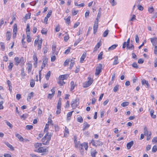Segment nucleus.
<instances>
[{"instance_id":"nucleus-1","label":"nucleus","mask_w":157,"mask_h":157,"mask_svg":"<svg viewBox=\"0 0 157 157\" xmlns=\"http://www.w3.org/2000/svg\"><path fill=\"white\" fill-rule=\"evenodd\" d=\"M14 60L15 61V65L17 66L19 64L23 65L24 64V59L23 57H21L20 58L17 57H16L14 58Z\"/></svg>"},{"instance_id":"nucleus-2","label":"nucleus","mask_w":157,"mask_h":157,"mask_svg":"<svg viewBox=\"0 0 157 157\" xmlns=\"http://www.w3.org/2000/svg\"><path fill=\"white\" fill-rule=\"evenodd\" d=\"M61 98H60L58 101L57 103V111H56V113L57 114H58L60 113L61 112Z\"/></svg>"},{"instance_id":"nucleus-3","label":"nucleus","mask_w":157,"mask_h":157,"mask_svg":"<svg viewBox=\"0 0 157 157\" xmlns=\"http://www.w3.org/2000/svg\"><path fill=\"white\" fill-rule=\"evenodd\" d=\"M88 81L85 82L83 84V87L84 88L90 86L93 83V80L90 77H88Z\"/></svg>"},{"instance_id":"nucleus-4","label":"nucleus","mask_w":157,"mask_h":157,"mask_svg":"<svg viewBox=\"0 0 157 157\" xmlns=\"http://www.w3.org/2000/svg\"><path fill=\"white\" fill-rule=\"evenodd\" d=\"M91 143L93 146L96 147L101 145L102 144V142L99 140L95 141L93 140H92L91 141Z\"/></svg>"},{"instance_id":"nucleus-5","label":"nucleus","mask_w":157,"mask_h":157,"mask_svg":"<svg viewBox=\"0 0 157 157\" xmlns=\"http://www.w3.org/2000/svg\"><path fill=\"white\" fill-rule=\"evenodd\" d=\"M79 104V102L77 100L75 99L73 100L71 102V104L72 107L73 109H75L78 105Z\"/></svg>"},{"instance_id":"nucleus-6","label":"nucleus","mask_w":157,"mask_h":157,"mask_svg":"<svg viewBox=\"0 0 157 157\" xmlns=\"http://www.w3.org/2000/svg\"><path fill=\"white\" fill-rule=\"evenodd\" d=\"M98 24V21L96 20L94 21V25L93 29H94V33L95 34L97 32Z\"/></svg>"},{"instance_id":"nucleus-7","label":"nucleus","mask_w":157,"mask_h":157,"mask_svg":"<svg viewBox=\"0 0 157 157\" xmlns=\"http://www.w3.org/2000/svg\"><path fill=\"white\" fill-rule=\"evenodd\" d=\"M102 64H99L98 66L96 67L95 73V74L96 75H98L101 73L102 69Z\"/></svg>"},{"instance_id":"nucleus-8","label":"nucleus","mask_w":157,"mask_h":157,"mask_svg":"<svg viewBox=\"0 0 157 157\" xmlns=\"http://www.w3.org/2000/svg\"><path fill=\"white\" fill-rule=\"evenodd\" d=\"M48 147H46V148H44V147H40L38 148L37 152L40 153L47 152L48 151Z\"/></svg>"},{"instance_id":"nucleus-9","label":"nucleus","mask_w":157,"mask_h":157,"mask_svg":"<svg viewBox=\"0 0 157 157\" xmlns=\"http://www.w3.org/2000/svg\"><path fill=\"white\" fill-rule=\"evenodd\" d=\"M151 41L153 45L156 46L157 44V38L154 37L150 38Z\"/></svg>"},{"instance_id":"nucleus-10","label":"nucleus","mask_w":157,"mask_h":157,"mask_svg":"<svg viewBox=\"0 0 157 157\" xmlns=\"http://www.w3.org/2000/svg\"><path fill=\"white\" fill-rule=\"evenodd\" d=\"M150 132H151V131H148L147 128L146 126H145L144 128V135L146 136H147L150 134Z\"/></svg>"},{"instance_id":"nucleus-11","label":"nucleus","mask_w":157,"mask_h":157,"mask_svg":"<svg viewBox=\"0 0 157 157\" xmlns=\"http://www.w3.org/2000/svg\"><path fill=\"white\" fill-rule=\"evenodd\" d=\"M46 134H48V135L47 137H46V144L47 145H48L49 144V141L51 140L52 135L51 134H48V133L47 132Z\"/></svg>"},{"instance_id":"nucleus-12","label":"nucleus","mask_w":157,"mask_h":157,"mask_svg":"<svg viewBox=\"0 0 157 157\" xmlns=\"http://www.w3.org/2000/svg\"><path fill=\"white\" fill-rule=\"evenodd\" d=\"M31 15V13H29L25 15V17H24V21L25 23L26 22L27 19L30 18Z\"/></svg>"},{"instance_id":"nucleus-13","label":"nucleus","mask_w":157,"mask_h":157,"mask_svg":"<svg viewBox=\"0 0 157 157\" xmlns=\"http://www.w3.org/2000/svg\"><path fill=\"white\" fill-rule=\"evenodd\" d=\"M32 68V63H28L27 69V71L28 73H30Z\"/></svg>"},{"instance_id":"nucleus-14","label":"nucleus","mask_w":157,"mask_h":157,"mask_svg":"<svg viewBox=\"0 0 157 157\" xmlns=\"http://www.w3.org/2000/svg\"><path fill=\"white\" fill-rule=\"evenodd\" d=\"M90 126V125L86 122L85 121L83 124V131H84L86 128H89Z\"/></svg>"},{"instance_id":"nucleus-15","label":"nucleus","mask_w":157,"mask_h":157,"mask_svg":"<svg viewBox=\"0 0 157 157\" xmlns=\"http://www.w3.org/2000/svg\"><path fill=\"white\" fill-rule=\"evenodd\" d=\"M17 25L16 24L14 25V28L13 29V37H15L16 36V34L17 33Z\"/></svg>"},{"instance_id":"nucleus-16","label":"nucleus","mask_w":157,"mask_h":157,"mask_svg":"<svg viewBox=\"0 0 157 157\" xmlns=\"http://www.w3.org/2000/svg\"><path fill=\"white\" fill-rule=\"evenodd\" d=\"M86 56V52H84L82 56L80 58V62L82 63L84 60V59L85 58Z\"/></svg>"},{"instance_id":"nucleus-17","label":"nucleus","mask_w":157,"mask_h":157,"mask_svg":"<svg viewBox=\"0 0 157 157\" xmlns=\"http://www.w3.org/2000/svg\"><path fill=\"white\" fill-rule=\"evenodd\" d=\"M134 142L133 141H131L130 142L128 143L127 144V147L128 149H130L132 146L133 145Z\"/></svg>"},{"instance_id":"nucleus-18","label":"nucleus","mask_w":157,"mask_h":157,"mask_svg":"<svg viewBox=\"0 0 157 157\" xmlns=\"http://www.w3.org/2000/svg\"><path fill=\"white\" fill-rule=\"evenodd\" d=\"M47 135L48 134H46L44 137L43 138H42L41 140V141L42 142V143L44 145H47V144H46V137H47Z\"/></svg>"},{"instance_id":"nucleus-19","label":"nucleus","mask_w":157,"mask_h":157,"mask_svg":"<svg viewBox=\"0 0 157 157\" xmlns=\"http://www.w3.org/2000/svg\"><path fill=\"white\" fill-rule=\"evenodd\" d=\"M97 153V152L96 150L92 149L91 151V154L92 157H95V155Z\"/></svg>"},{"instance_id":"nucleus-20","label":"nucleus","mask_w":157,"mask_h":157,"mask_svg":"<svg viewBox=\"0 0 157 157\" xmlns=\"http://www.w3.org/2000/svg\"><path fill=\"white\" fill-rule=\"evenodd\" d=\"M15 136H16L19 139L20 141H22L24 139L19 134L16 133Z\"/></svg>"},{"instance_id":"nucleus-21","label":"nucleus","mask_w":157,"mask_h":157,"mask_svg":"<svg viewBox=\"0 0 157 157\" xmlns=\"http://www.w3.org/2000/svg\"><path fill=\"white\" fill-rule=\"evenodd\" d=\"M114 60L113 61V65H116L118 64L119 63V62L118 61V57L117 56H116L114 57Z\"/></svg>"},{"instance_id":"nucleus-22","label":"nucleus","mask_w":157,"mask_h":157,"mask_svg":"<svg viewBox=\"0 0 157 157\" xmlns=\"http://www.w3.org/2000/svg\"><path fill=\"white\" fill-rule=\"evenodd\" d=\"M117 46L118 45L117 44L113 45L109 48L108 50L110 51L113 50L115 49Z\"/></svg>"},{"instance_id":"nucleus-23","label":"nucleus","mask_w":157,"mask_h":157,"mask_svg":"<svg viewBox=\"0 0 157 157\" xmlns=\"http://www.w3.org/2000/svg\"><path fill=\"white\" fill-rule=\"evenodd\" d=\"M56 46L55 45H53L52 46V52L53 54H54L55 53L57 55L58 52H56Z\"/></svg>"},{"instance_id":"nucleus-24","label":"nucleus","mask_w":157,"mask_h":157,"mask_svg":"<svg viewBox=\"0 0 157 157\" xmlns=\"http://www.w3.org/2000/svg\"><path fill=\"white\" fill-rule=\"evenodd\" d=\"M47 63L48 59L46 58H45L43 59L42 65H43L44 67H45V65Z\"/></svg>"},{"instance_id":"nucleus-25","label":"nucleus","mask_w":157,"mask_h":157,"mask_svg":"<svg viewBox=\"0 0 157 157\" xmlns=\"http://www.w3.org/2000/svg\"><path fill=\"white\" fill-rule=\"evenodd\" d=\"M34 93L33 92H31L30 94H29L28 96L27 100L29 101L30 100L31 97H33Z\"/></svg>"},{"instance_id":"nucleus-26","label":"nucleus","mask_w":157,"mask_h":157,"mask_svg":"<svg viewBox=\"0 0 157 157\" xmlns=\"http://www.w3.org/2000/svg\"><path fill=\"white\" fill-rule=\"evenodd\" d=\"M68 77V75H61L59 76V78L63 80L66 79Z\"/></svg>"},{"instance_id":"nucleus-27","label":"nucleus","mask_w":157,"mask_h":157,"mask_svg":"<svg viewBox=\"0 0 157 157\" xmlns=\"http://www.w3.org/2000/svg\"><path fill=\"white\" fill-rule=\"evenodd\" d=\"M6 145L9 147L10 148V149L12 150H14V148L8 142H6L5 143Z\"/></svg>"},{"instance_id":"nucleus-28","label":"nucleus","mask_w":157,"mask_h":157,"mask_svg":"<svg viewBox=\"0 0 157 157\" xmlns=\"http://www.w3.org/2000/svg\"><path fill=\"white\" fill-rule=\"evenodd\" d=\"M58 83L60 86H62L63 84H65V82H64L63 80L60 78H59V81Z\"/></svg>"},{"instance_id":"nucleus-29","label":"nucleus","mask_w":157,"mask_h":157,"mask_svg":"<svg viewBox=\"0 0 157 157\" xmlns=\"http://www.w3.org/2000/svg\"><path fill=\"white\" fill-rule=\"evenodd\" d=\"M70 84L71 85V91H72L74 89L75 87V84H74V82L73 81H71V82Z\"/></svg>"},{"instance_id":"nucleus-30","label":"nucleus","mask_w":157,"mask_h":157,"mask_svg":"<svg viewBox=\"0 0 157 157\" xmlns=\"http://www.w3.org/2000/svg\"><path fill=\"white\" fill-rule=\"evenodd\" d=\"M141 83L142 85L146 84L147 87H149V85L148 83V81H147L145 79L142 80L141 81Z\"/></svg>"},{"instance_id":"nucleus-31","label":"nucleus","mask_w":157,"mask_h":157,"mask_svg":"<svg viewBox=\"0 0 157 157\" xmlns=\"http://www.w3.org/2000/svg\"><path fill=\"white\" fill-rule=\"evenodd\" d=\"M6 36V40H10V38H11V34L8 31L7 32Z\"/></svg>"},{"instance_id":"nucleus-32","label":"nucleus","mask_w":157,"mask_h":157,"mask_svg":"<svg viewBox=\"0 0 157 157\" xmlns=\"http://www.w3.org/2000/svg\"><path fill=\"white\" fill-rule=\"evenodd\" d=\"M69 133V131L68 128L66 127L65 128V132L64 133V136H66Z\"/></svg>"},{"instance_id":"nucleus-33","label":"nucleus","mask_w":157,"mask_h":157,"mask_svg":"<svg viewBox=\"0 0 157 157\" xmlns=\"http://www.w3.org/2000/svg\"><path fill=\"white\" fill-rule=\"evenodd\" d=\"M129 104V102L127 101H125L122 103L121 105V106L123 107H125L126 106L128 105Z\"/></svg>"},{"instance_id":"nucleus-34","label":"nucleus","mask_w":157,"mask_h":157,"mask_svg":"<svg viewBox=\"0 0 157 157\" xmlns=\"http://www.w3.org/2000/svg\"><path fill=\"white\" fill-rule=\"evenodd\" d=\"M50 75L51 71H49L45 75L46 78L47 80H49V78L50 77Z\"/></svg>"},{"instance_id":"nucleus-35","label":"nucleus","mask_w":157,"mask_h":157,"mask_svg":"<svg viewBox=\"0 0 157 157\" xmlns=\"http://www.w3.org/2000/svg\"><path fill=\"white\" fill-rule=\"evenodd\" d=\"M150 113L151 117L154 119L156 117V115L153 114L154 111L153 110H151Z\"/></svg>"},{"instance_id":"nucleus-36","label":"nucleus","mask_w":157,"mask_h":157,"mask_svg":"<svg viewBox=\"0 0 157 157\" xmlns=\"http://www.w3.org/2000/svg\"><path fill=\"white\" fill-rule=\"evenodd\" d=\"M148 11L150 13H152L154 10V9L153 7H149L148 9Z\"/></svg>"},{"instance_id":"nucleus-37","label":"nucleus","mask_w":157,"mask_h":157,"mask_svg":"<svg viewBox=\"0 0 157 157\" xmlns=\"http://www.w3.org/2000/svg\"><path fill=\"white\" fill-rule=\"evenodd\" d=\"M82 145H83V147H84L85 149L86 150H87L88 149V143L86 142H84L82 144Z\"/></svg>"},{"instance_id":"nucleus-38","label":"nucleus","mask_w":157,"mask_h":157,"mask_svg":"<svg viewBox=\"0 0 157 157\" xmlns=\"http://www.w3.org/2000/svg\"><path fill=\"white\" fill-rule=\"evenodd\" d=\"M75 61L71 59V63L70 64V66L69 68L71 69H72V67L74 64Z\"/></svg>"},{"instance_id":"nucleus-39","label":"nucleus","mask_w":157,"mask_h":157,"mask_svg":"<svg viewBox=\"0 0 157 157\" xmlns=\"http://www.w3.org/2000/svg\"><path fill=\"white\" fill-rule=\"evenodd\" d=\"M42 146V144L40 143H37L35 144L34 146L35 148H37Z\"/></svg>"},{"instance_id":"nucleus-40","label":"nucleus","mask_w":157,"mask_h":157,"mask_svg":"<svg viewBox=\"0 0 157 157\" xmlns=\"http://www.w3.org/2000/svg\"><path fill=\"white\" fill-rule=\"evenodd\" d=\"M82 40V38H79L75 42V43H74V46H76L81 41V40Z\"/></svg>"},{"instance_id":"nucleus-41","label":"nucleus","mask_w":157,"mask_h":157,"mask_svg":"<svg viewBox=\"0 0 157 157\" xmlns=\"http://www.w3.org/2000/svg\"><path fill=\"white\" fill-rule=\"evenodd\" d=\"M77 121L78 122L82 123L83 122V120L82 117H79L77 118Z\"/></svg>"},{"instance_id":"nucleus-42","label":"nucleus","mask_w":157,"mask_h":157,"mask_svg":"<svg viewBox=\"0 0 157 157\" xmlns=\"http://www.w3.org/2000/svg\"><path fill=\"white\" fill-rule=\"evenodd\" d=\"M126 48L127 49H133L134 48V47L133 44H131L130 45H129L127 46Z\"/></svg>"},{"instance_id":"nucleus-43","label":"nucleus","mask_w":157,"mask_h":157,"mask_svg":"<svg viewBox=\"0 0 157 157\" xmlns=\"http://www.w3.org/2000/svg\"><path fill=\"white\" fill-rule=\"evenodd\" d=\"M103 53L102 52H100V53L98 55V59L101 60L102 59V56L103 55Z\"/></svg>"},{"instance_id":"nucleus-44","label":"nucleus","mask_w":157,"mask_h":157,"mask_svg":"<svg viewBox=\"0 0 157 157\" xmlns=\"http://www.w3.org/2000/svg\"><path fill=\"white\" fill-rule=\"evenodd\" d=\"M109 33V30H106L103 33V36L104 37H106Z\"/></svg>"},{"instance_id":"nucleus-45","label":"nucleus","mask_w":157,"mask_h":157,"mask_svg":"<svg viewBox=\"0 0 157 157\" xmlns=\"http://www.w3.org/2000/svg\"><path fill=\"white\" fill-rule=\"evenodd\" d=\"M101 12L100 11H99L97 15V18L96 19V20L99 21V19L100 18L101 16Z\"/></svg>"},{"instance_id":"nucleus-46","label":"nucleus","mask_w":157,"mask_h":157,"mask_svg":"<svg viewBox=\"0 0 157 157\" xmlns=\"http://www.w3.org/2000/svg\"><path fill=\"white\" fill-rule=\"evenodd\" d=\"M71 49V48L70 47H69L68 49L66 50L64 52V54L66 55L68 54L70 52Z\"/></svg>"},{"instance_id":"nucleus-47","label":"nucleus","mask_w":157,"mask_h":157,"mask_svg":"<svg viewBox=\"0 0 157 157\" xmlns=\"http://www.w3.org/2000/svg\"><path fill=\"white\" fill-rule=\"evenodd\" d=\"M35 84V83L34 80H31L30 82V85L31 87H33L34 86Z\"/></svg>"},{"instance_id":"nucleus-48","label":"nucleus","mask_w":157,"mask_h":157,"mask_svg":"<svg viewBox=\"0 0 157 157\" xmlns=\"http://www.w3.org/2000/svg\"><path fill=\"white\" fill-rule=\"evenodd\" d=\"M49 125L48 124H46L45 125V127L44 128V132H48V128Z\"/></svg>"},{"instance_id":"nucleus-49","label":"nucleus","mask_w":157,"mask_h":157,"mask_svg":"<svg viewBox=\"0 0 157 157\" xmlns=\"http://www.w3.org/2000/svg\"><path fill=\"white\" fill-rule=\"evenodd\" d=\"M69 36L68 34H67L66 35H65L64 37V40L66 42L69 39Z\"/></svg>"},{"instance_id":"nucleus-50","label":"nucleus","mask_w":157,"mask_h":157,"mask_svg":"<svg viewBox=\"0 0 157 157\" xmlns=\"http://www.w3.org/2000/svg\"><path fill=\"white\" fill-rule=\"evenodd\" d=\"M157 149V147L156 145H154L152 148V152H156Z\"/></svg>"},{"instance_id":"nucleus-51","label":"nucleus","mask_w":157,"mask_h":157,"mask_svg":"<svg viewBox=\"0 0 157 157\" xmlns=\"http://www.w3.org/2000/svg\"><path fill=\"white\" fill-rule=\"evenodd\" d=\"M7 125L9 126L11 128H12L13 127L12 125L8 121H7L6 120L5 121Z\"/></svg>"},{"instance_id":"nucleus-52","label":"nucleus","mask_w":157,"mask_h":157,"mask_svg":"<svg viewBox=\"0 0 157 157\" xmlns=\"http://www.w3.org/2000/svg\"><path fill=\"white\" fill-rule=\"evenodd\" d=\"M119 86L117 85L115 86L113 89V91L116 92L119 89Z\"/></svg>"},{"instance_id":"nucleus-53","label":"nucleus","mask_w":157,"mask_h":157,"mask_svg":"<svg viewBox=\"0 0 157 157\" xmlns=\"http://www.w3.org/2000/svg\"><path fill=\"white\" fill-rule=\"evenodd\" d=\"M24 68H22L21 70V75L22 77H24L25 76V74L24 72Z\"/></svg>"},{"instance_id":"nucleus-54","label":"nucleus","mask_w":157,"mask_h":157,"mask_svg":"<svg viewBox=\"0 0 157 157\" xmlns=\"http://www.w3.org/2000/svg\"><path fill=\"white\" fill-rule=\"evenodd\" d=\"M13 63H12V62H10V63L9 65L8 66V68H9V69H10L11 70L12 69V68L13 67Z\"/></svg>"},{"instance_id":"nucleus-55","label":"nucleus","mask_w":157,"mask_h":157,"mask_svg":"<svg viewBox=\"0 0 157 157\" xmlns=\"http://www.w3.org/2000/svg\"><path fill=\"white\" fill-rule=\"evenodd\" d=\"M26 32H30V26L29 24L28 23L27 25V28L26 29Z\"/></svg>"},{"instance_id":"nucleus-56","label":"nucleus","mask_w":157,"mask_h":157,"mask_svg":"<svg viewBox=\"0 0 157 157\" xmlns=\"http://www.w3.org/2000/svg\"><path fill=\"white\" fill-rule=\"evenodd\" d=\"M48 48L47 47L45 46L44 48H43V52L44 53V54H45L48 51Z\"/></svg>"},{"instance_id":"nucleus-57","label":"nucleus","mask_w":157,"mask_h":157,"mask_svg":"<svg viewBox=\"0 0 157 157\" xmlns=\"http://www.w3.org/2000/svg\"><path fill=\"white\" fill-rule=\"evenodd\" d=\"M47 33V31L46 30L42 29L41 31V33L43 34L46 35Z\"/></svg>"},{"instance_id":"nucleus-58","label":"nucleus","mask_w":157,"mask_h":157,"mask_svg":"<svg viewBox=\"0 0 157 157\" xmlns=\"http://www.w3.org/2000/svg\"><path fill=\"white\" fill-rule=\"evenodd\" d=\"M33 128V126L31 125H27L26 126V128L28 130H31Z\"/></svg>"},{"instance_id":"nucleus-59","label":"nucleus","mask_w":157,"mask_h":157,"mask_svg":"<svg viewBox=\"0 0 157 157\" xmlns=\"http://www.w3.org/2000/svg\"><path fill=\"white\" fill-rule=\"evenodd\" d=\"M132 66L135 68H138V66L137 63L136 62H134L132 64Z\"/></svg>"},{"instance_id":"nucleus-60","label":"nucleus","mask_w":157,"mask_h":157,"mask_svg":"<svg viewBox=\"0 0 157 157\" xmlns=\"http://www.w3.org/2000/svg\"><path fill=\"white\" fill-rule=\"evenodd\" d=\"M28 117V115L26 114H23L21 116V118H23L24 120H25Z\"/></svg>"},{"instance_id":"nucleus-61","label":"nucleus","mask_w":157,"mask_h":157,"mask_svg":"<svg viewBox=\"0 0 157 157\" xmlns=\"http://www.w3.org/2000/svg\"><path fill=\"white\" fill-rule=\"evenodd\" d=\"M3 103V101H1L0 102V109H3L4 108V107L2 105Z\"/></svg>"},{"instance_id":"nucleus-62","label":"nucleus","mask_w":157,"mask_h":157,"mask_svg":"<svg viewBox=\"0 0 157 157\" xmlns=\"http://www.w3.org/2000/svg\"><path fill=\"white\" fill-rule=\"evenodd\" d=\"M152 143H157V137H154L152 140Z\"/></svg>"},{"instance_id":"nucleus-63","label":"nucleus","mask_w":157,"mask_h":157,"mask_svg":"<svg viewBox=\"0 0 157 157\" xmlns=\"http://www.w3.org/2000/svg\"><path fill=\"white\" fill-rule=\"evenodd\" d=\"M144 60L143 59L140 58L138 60V63L140 64H142L144 63Z\"/></svg>"},{"instance_id":"nucleus-64","label":"nucleus","mask_w":157,"mask_h":157,"mask_svg":"<svg viewBox=\"0 0 157 157\" xmlns=\"http://www.w3.org/2000/svg\"><path fill=\"white\" fill-rule=\"evenodd\" d=\"M78 12V11H75L74 10H73L72 11V13L73 15H76Z\"/></svg>"}]
</instances>
